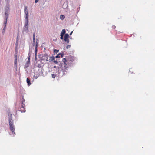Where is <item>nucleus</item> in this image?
I'll return each mask as SVG.
<instances>
[{
	"mask_svg": "<svg viewBox=\"0 0 155 155\" xmlns=\"http://www.w3.org/2000/svg\"><path fill=\"white\" fill-rule=\"evenodd\" d=\"M8 117L9 124V129L12 132V135L15 136V128L13 124V120L12 119V114H9Z\"/></svg>",
	"mask_w": 155,
	"mask_h": 155,
	"instance_id": "obj_1",
	"label": "nucleus"
},
{
	"mask_svg": "<svg viewBox=\"0 0 155 155\" xmlns=\"http://www.w3.org/2000/svg\"><path fill=\"white\" fill-rule=\"evenodd\" d=\"M10 10L9 7L8 6H6L5 8V17H8Z\"/></svg>",
	"mask_w": 155,
	"mask_h": 155,
	"instance_id": "obj_2",
	"label": "nucleus"
},
{
	"mask_svg": "<svg viewBox=\"0 0 155 155\" xmlns=\"http://www.w3.org/2000/svg\"><path fill=\"white\" fill-rule=\"evenodd\" d=\"M24 12L25 15V18H28V11L27 9V7L26 6L24 7Z\"/></svg>",
	"mask_w": 155,
	"mask_h": 155,
	"instance_id": "obj_3",
	"label": "nucleus"
},
{
	"mask_svg": "<svg viewBox=\"0 0 155 155\" xmlns=\"http://www.w3.org/2000/svg\"><path fill=\"white\" fill-rule=\"evenodd\" d=\"M69 35L68 34H65L64 36V41L68 43L69 41Z\"/></svg>",
	"mask_w": 155,
	"mask_h": 155,
	"instance_id": "obj_4",
	"label": "nucleus"
},
{
	"mask_svg": "<svg viewBox=\"0 0 155 155\" xmlns=\"http://www.w3.org/2000/svg\"><path fill=\"white\" fill-rule=\"evenodd\" d=\"M68 68V65L67 63L64 64V67L63 68V69L66 71V70H67V68Z\"/></svg>",
	"mask_w": 155,
	"mask_h": 155,
	"instance_id": "obj_5",
	"label": "nucleus"
},
{
	"mask_svg": "<svg viewBox=\"0 0 155 155\" xmlns=\"http://www.w3.org/2000/svg\"><path fill=\"white\" fill-rule=\"evenodd\" d=\"M17 55L15 54V55L14 64H15V65L16 66L17 65Z\"/></svg>",
	"mask_w": 155,
	"mask_h": 155,
	"instance_id": "obj_6",
	"label": "nucleus"
},
{
	"mask_svg": "<svg viewBox=\"0 0 155 155\" xmlns=\"http://www.w3.org/2000/svg\"><path fill=\"white\" fill-rule=\"evenodd\" d=\"M5 21H4V24L5 25L4 28L5 29L6 26V25L7 24L8 19V17H7H7H5Z\"/></svg>",
	"mask_w": 155,
	"mask_h": 155,
	"instance_id": "obj_7",
	"label": "nucleus"
},
{
	"mask_svg": "<svg viewBox=\"0 0 155 155\" xmlns=\"http://www.w3.org/2000/svg\"><path fill=\"white\" fill-rule=\"evenodd\" d=\"M26 21L24 25L28 26V18H25Z\"/></svg>",
	"mask_w": 155,
	"mask_h": 155,
	"instance_id": "obj_8",
	"label": "nucleus"
},
{
	"mask_svg": "<svg viewBox=\"0 0 155 155\" xmlns=\"http://www.w3.org/2000/svg\"><path fill=\"white\" fill-rule=\"evenodd\" d=\"M28 26L24 25V30L26 32H28Z\"/></svg>",
	"mask_w": 155,
	"mask_h": 155,
	"instance_id": "obj_9",
	"label": "nucleus"
},
{
	"mask_svg": "<svg viewBox=\"0 0 155 155\" xmlns=\"http://www.w3.org/2000/svg\"><path fill=\"white\" fill-rule=\"evenodd\" d=\"M26 81L29 86H30L31 84L30 82V80L28 78H27L26 80Z\"/></svg>",
	"mask_w": 155,
	"mask_h": 155,
	"instance_id": "obj_10",
	"label": "nucleus"
},
{
	"mask_svg": "<svg viewBox=\"0 0 155 155\" xmlns=\"http://www.w3.org/2000/svg\"><path fill=\"white\" fill-rule=\"evenodd\" d=\"M20 111H21V112H25V108L24 107H23L22 108H20Z\"/></svg>",
	"mask_w": 155,
	"mask_h": 155,
	"instance_id": "obj_11",
	"label": "nucleus"
},
{
	"mask_svg": "<svg viewBox=\"0 0 155 155\" xmlns=\"http://www.w3.org/2000/svg\"><path fill=\"white\" fill-rule=\"evenodd\" d=\"M60 56H61V57H62L63 56L62 55V54H61V53H60L59 54H58L57 56H56V58H59L60 57Z\"/></svg>",
	"mask_w": 155,
	"mask_h": 155,
	"instance_id": "obj_12",
	"label": "nucleus"
},
{
	"mask_svg": "<svg viewBox=\"0 0 155 155\" xmlns=\"http://www.w3.org/2000/svg\"><path fill=\"white\" fill-rule=\"evenodd\" d=\"M30 63V60H28V61H27L26 64V66L27 67H28L29 66V64Z\"/></svg>",
	"mask_w": 155,
	"mask_h": 155,
	"instance_id": "obj_13",
	"label": "nucleus"
},
{
	"mask_svg": "<svg viewBox=\"0 0 155 155\" xmlns=\"http://www.w3.org/2000/svg\"><path fill=\"white\" fill-rule=\"evenodd\" d=\"M37 51H38L37 48V45H36V47L35 49V57H36V56H37Z\"/></svg>",
	"mask_w": 155,
	"mask_h": 155,
	"instance_id": "obj_14",
	"label": "nucleus"
},
{
	"mask_svg": "<svg viewBox=\"0 0 155 155\" xmlns=\"http://www.w3.org/2000/svg\"><path fill=\"white\" fill-rule=\"evenodd\" d=\"M54 59H55L54 57V56H52L51 57H50L49 60L51 61H53V60H54Z\"/></svg>",
	"mask_w": 155,
	"mask_h": 155,
	"instance_id": "obj_15",
	"label": "nucleus"
},
{
	"mask_svg": "<svg viewBox=\"0 0 155 155\" xmlns=\"http://www.w3.org/2000/svg\"><path fill=\"white\" fill-rule=\"evenodd\" d=\"M63 62L64 63V64L67 63V61L66 59L65 58H63L62 60Z\"/></svg>",
	"mask_w": 155,
	"mask_h": 155,
	"instance_id": "obj_16",
	"label": "nucleus"
},
{
	"mask_svg": "<svg viewBox=\"0 0 155 155\" xmlns=\"http://www.w3.org/2000/svg\"><path fill=\"white\" fill-rule=\"evenodd\" d=\"M66 31L65 29H63L61 33V34L64 35Z\"/></svg>",
	"mask_w": 155,
	"mask_h": 155,
	"instance_id": "obj_17",
	"label": "nucleus"
},
{
	"mask_svg": "<svg viewBox=\"0 0 155 155\" xmlns=\"http://www.w3.org/2000/svg\"><path fill=\"white\" fill-rule=\"evenodd\" d=\"M65 18V16L64 15H61L60 17V18L61 20H63Z\"/></svg>",
	"mask_w": 155,
	"mask_h": 155,
	"instance_id": "obj_18",
	"label": "nucleus"
},
{
	"mask_svg": "<svg viewBox=\"0 0 155 155\" xmlns=\"http://www.w3.org/2000/svg\"><path fill=\"white\" fill-rule=\"evenodd\" d=\"M25 106L24 104L21 103V108H22L23 107H25Z\"/></svg>",
	"mask_w": 155,
	"mask_h": 155,
	"instance_id": "obj_19",
	"label": "nucleus"
},
{
	"mask_svg": "<svg viewBox=\"0 0 155 155\" xmlns=\"http://www.w3.org/2000/svg\"><path fill=\"white\" fill-rule=\"evenodd\" d=\"M64 5H65V6H66V7H67L68 6V4L66 3H64L63 5V8H64Z\"/></svg>",
	"mask_w": 155,
	"mask_h": 155,
	"instance_id": "obj_20",
	"label": "nucleus"
},
{
	"mask_svg": "<svg viewBox=\"0 0 155 155\" xmlns=\"http://www.w3.org/2000/svg\"><path fill=\"white\" fill-rule=\"evenodd\" d=\"M63 35H62V34H61V35H60V36H61L60 39H63Z\"/></svg>",
	"mask_w": 155,
	"mask_h": 155,
	"instance_id": "obj_21",
	"label": "nucleus"
},
{
	"mask_svg": "<svg viewBox=\"0 0 155 155\" xmlns=\"http://www.w3.org/2000/svg\"><path fill=\"white\" fill-rule=\"evenodd\" d=\"M52 78H55L56 75L54 74H52Z\"/></svg>",
	"mask_w": 155,
	"mask_h": 155,
	"instance_id": "obj_22",
	"label": "nucleus"
},
{
	"mask_svg": "<svg viewBox=\"0 0 155 155\" xmlns=\"http://www.w3.org/2000/svg\"><path fill=\"white\" fill-rule=\"evenodd\" d=\"M25 102V99H24V98H22V100L21 101V102H22L21 103L24 104Z\"/></svg>",
	"mask_w": 155,
	"mask_h": 155,
	"instance_id": "obj_23",
	"label": "nucleus"
},
{
	"mask_svg": "<svg viewBox=\"0 0 155 155\" xmlns=\"http://www.w3.org/2000/svg\"><path fill=\"white\" fill-rule=\"evenodd\" d=\"M54 52L57 53H58V52L59 50H56V49H54Z\"/></svg>",
	"mask_w": 155,
	"mask_h": 155,
	"instance_id": "obj_24",
	"label": "nucleus"
},
{
	"mask_svg": "<svg viewBox=\"0 0 155 155\" xmlns=\"http://www.w3.org/2000/svg\"><path fill=\"white\" fill-rule=\"evenodd\" d=\"M71 47V45H68L67 46L66 48L67 49H68L69 48H70Z\"/></svg>",
	"mask_w": 155,
	"mask_h": 155,
	"instance_id": "obj_25",
	"label": "nucleus"
},
{
	"mask_svg": "<svg viewBox=\"0 0 155 155\" xmlns=\"http://www.w3.org/2000/svg\"><path fill=\"white\" fill-rule=\"evenodd\" d=\"M112 28L113 29H115V28H116V26H115V25H113L112 27Z\"/></svg>",
	"mask_w": 155,
	"mask_h": 155,
	"instance_id": "obj_26",
	"label": "nucleus"
},
{
	"mask_svg": "<svg viewBox=\"0 0 155 155\" xmlns=\"http://www.w3.org/2000/svg\"><path fill=\"white\" fill-rule=\"evenodd\" d=\"M15 45H16V48H17V45H18V41H17H17L16 42Z\"/></svg>",
	"mask_w": 155,
	"mask_h": 155,
	"instance_id": "obj_27",
	"label": "nucleus"
},
{
	"mask_svg": "<svg viewBox=\"0 0 155 155\" xmlns=\"http://www.w3.org/2000/svg\"><path fill=\"white\" fill-rule=\"evenodd\" d=\"M28 60H30V55H28Z\"/></svg>",
	"mask_w": 155,
	"mask_h": 155,
	"instance_id": "obj_28",
	"label": "nucleus"
},
{
	"mask_svg": "<svg viewBox=\"0 0 155 155\" xmlns=\"http://www.w3.org/2000/svg\"><path fill=\"white\" fill-rule=\"evenodd\" d=\"M46 61H48V58L47 56H46Z\"/></svg>",
	"mask_w": 155,
	"mask_h": 155,
	"instance_id": "obj_29",
	"label": "nucleus"
},
{
	"mask_svg": "<svg viewBox=\"0 0 155 155\" xmlns=\"http://www.w3.org/2000/svg\"><path fill=\"white\" fill-rule=\"evenodd\" d=\"M54 62L56 64H57L58 63L57 61H55L54 60Z\"/></svg>",
	"mask_w": 155,
	"mask_h": 155,
	"instance_id": "obj_30",
	"label": "nucleus"
},
{
	"mask_svg": "<svg viewBox=\"0 0 155 155\" xmlns=\"http://www.w3.org/2000/svg\"><path fill=\"white\" fill-rule=\"evenodd\" d=\"M39 1V0H35V3H36Z\"/></svg>",
	"mask_w": 155,
	"mask_h": 155,
	"instance_id": "obj_31",
	"label": "nucleus"
},
{
	"mask_svg": "<svg viewBox=\"0 0 155 155\" xmlns=\"http://www.w3.org/2000/svg\"><path fill=\"white\" fill-rule=\"evenodd\" d=\"M33 39L34 40H35V34H34V35H33Z\"/></svg>",
	"mask_w": 155,
	"mask_h": 155,
	"instance_id": "obj_32",
	"label": "nucleus"
},
{
	"mask_svg": "<svg viewBox=\"0 0 155 155\" xmlns=\"http://www.w3.org/2000/svg\"><path fill=\"white\" fill-rule=\"evenodd\" d=\"M5 29L4 28L3 29V31H5Z\"/></svg>",
	"mask_w": 155,
	"mask_h": 155,
	"instance_id": "obj_33",
	"label": "nucleus"
},
{
	"mask_svg": "<svg viewBox=\"0 0 155 155\" xmlns=\"http://www.w3.org/2000/svg\"><path fill=\"white\" fill-rule=\"evenodd\" d=\"M73 32V31H72L70 34V35H71Z\"/></svg>",
	"mask_w": 155,
	"mask_h": 155,
	"instance_id": "obj_34",
	"label": "nucleus"
},
{
	"mask_svg": "<svg viewBox=\"0 0 155 155\" xmlns=\"http://www.w3.org/2000/svg\"><path fill=\"white\" fill-rule=\"evenodd\" d=\"M53 67H54V68H56V66H54Z\"/></svg>",
	"mask_w": 155,
	"mask_h": 155,
	"instance_id": "obj_35",
	"label": "nucleus"
}]
</instances>
